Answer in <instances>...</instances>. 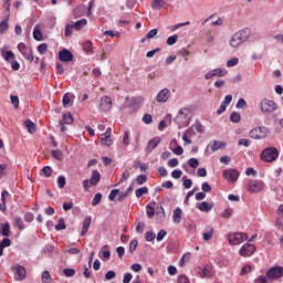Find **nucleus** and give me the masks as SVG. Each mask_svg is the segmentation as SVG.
I'll use <instances>...</instances> for the list:
<instances>
[{"mask_svg":"<svg viewBox=\"0 0 283 283\" xmlns=\"http://www.w3.org/2000/svg\"><path fill=\"white\" fill-rule=\"evenodd\" d=\"M251 39V29L245 28L242 30L237 31L230 38L229 45L233 50H238V48H241Z\"/></svg>","mask_w":283,"mask_h":283,"instance_id":"f257e3e1","label":"nucleus"},{"mask_svg":"<svg viewBox=\"0 0 283 283\" xmlns=\"http://www.w3.org/2000/svg\"><path fill=\"white\" fill-rule=\"evenodd\" d=\"M277 158H280V150L276 147H266L260 155L263 163H275Z\"/></svg>","mask_w":283,"mask_h":283,"instance_id":"f03ea898","label":"nucleus"},{"mask_svg":"<svg viewBox=\"0 0 283 283\" xmlns=\"http://www.w3.org/2000/svg\"><path fill=\"white\" fill-rule=\"evenodd\" d=\"M247 240H249V235L244 232H230L228 234V242L231 247H238L242 242H247Z\"/></svg>","mask_w":283,"mask_h":283,"instance_id":"7ed1b4c3","label":"nucleus"},{"mask_svg":"<svg viewBox=\"0 0 283 283\" xmlns=\"http://www.w3.org/2000/svg\"><path fill=\"white\" fill-rule=\"evenodd\" d=\"M250 138H253V140H262L269 136V128L266 127H255L252 130H250L249 134Z\"/></svg>","mask_w":283,"mask_h":283,"instance_id":"20e7f679","label":"nucleus"},{"mask_svg":"<svg viewBox=\"0 0 283 283\" xmlns=\"http://www.w3.org/2000/svg\"><path fill=\"white\" fill-rule=\"evenodd\" d=\"M224 147H227V143L220 140H211L208 144L205 154L206 156H210V154L219 151V149H224Z\"/></svg>","mask_w":283,"mask_h":283,"instance_id":"39448f33","label":"nucleus"},{"mask_svg":"<svg viewBox=\"0 0 283 283\" xmlns=\"http://www.w3.org/2000/svg\"><path fill=\"white\" fill-rule=\"evenodd\" d=\"M260 107L263 114H271L277 109V104L271 99L263 98L260 103Z\"/></svg>","mask_w":283,"mask_h":283,"instance_id":"423d86ee","label":"nucleus"},{"mask_svg":"<svg viewBox=\"0 0 283 283\" xmlns=\"http://www.w3.org/2000/svg\"><path fill=\"white\" fill-rule=\"evenodd\" d=\"M264 181L254 179L249 181L247 189L250 193H260V191H264Z\"/></svg>","mask_w":283,"mask_h":283,"instance_id":"0eeeda50","label":"nucleus"},{"mask_svg":"<svg viewBox=\"0 0 283 283\" xmlns=\"http://www.w3.org/2000/svg\"><path fill=\"white\" fill-rule=\"evenodd\" d=\"M18 50L22 54V56H24V59H27V61H29V63H32V61H34V55L32 54V49L30 46L25 45V43H23V42L19 43Z\"/></svg>","mask_w":283,"mask_h":283,"instance_id":"6e6552de","label":"nucleus"},{"mask_svg":"<svg viewBox=\"0 0 283 283\" xmlns=\"http://www.w3.org/2000/svg\"><path fill=\"white\" fill-rule=\"evenodd\" d=\"M255 244L245 243L241 247L239 253L242 258H251L255 253Z\"/></svg>","mask_w":283,"mask_h":283,"instance_id":"1a4fd4ad","label":"nucleus"},{"mask_svg":"<svg viewBox=\"0 0 283 283\" xmlns=\"http://www.w3.org/2000/svg\"><path fill=\"white\" fill-rule=\"evenodd\" d=\"M268 280H280V277H283V268L282 266H274L271 268L266 272Z\"/></svg>","mask_w":283,"mask_h":283,"instance_id":"9d476101","label":"nucleus"},{"mask_svg":"<svg viewBox=\"0 0 283 283\" xmlns=\"http://www.w3.org/2000/svg\"><path fill=\"white\" fill-rule=\"evenodd\" d=\"M222 176L228 182H235L240 178V172L237 169H226L222 171Z\"/></svg>","mask_w":283,"mask_h":283,"instance_id":"9b49d317","label":"nucleus"},{"mask_svg":"<svg viewBox=\"0 0 283 283\" xmlns=\"http://www.w3.org/2000/svg\"><path fill=\"white\" fill-rule=\"evenodd\" d=\"M170 97H171V91L169 88H163L161 91L158 92L155 98L157 103H167V101H169Z\"/></svg>","mask_w":283,"mask_h":283,"instance_id":"f8f14e48","label":"nucleus"},{"mask_svg":"<svg viewBox=\"0 0 283 283\" xmlns=\"http://www.w3.org/2000/svg\"><path fill=\"white\" fill-rule=\"evenodd\" d=\"M227 74H229V72L226 69H214L208 73L205 74V78L206 81H209V78H213V76H227Z\"/></svg>","mask_w":283,"mask_h":283,"instance_id":"ddd939ff","label":"nucleus"},{"mask_svg":"<svg viewBox=\"0 0 283 283\" xmlns=\"http://www.w3.org/2000/svg\"><path fill=\"white\" fill-rule=\"evenodd\" d=\"M60 61H63V63H71V61H74V54L70 52L67 49H63L59 53Z\"/></svg>","mask_w":283,"mask_h":283,"instance_id":"4468645a","label":"nucleus"},{"mask_svg":"<svg viewBox=\"0 0 283 283\" xmlns=\"http://www.w3.org/2000/svg\"><path fill=\"white\" fill-rule=\"evenodd\" d=\"M99 107L102 112H109L112 109V97L103 96L99 101Z\"/></svg>","mask_w":283,"mask_h":283,"instance_id":"2eb2a0df","label":"nucleus"},{"mask_svg":"<svg viewBox=\"0 0 283 283\" xmlns=\"http://www.w3.org/2000/svg\"><path fill=\"white\" fill-rule=\"evenodd\" d=\"M14 279L18 280V282H23V280H25V275H27V271L25 268L22 265H17L14 268Z\"/></svg>","mask_w":283,"mask_h":283,"instance_id":"dca6fc26","label":"nucleus"},{"mask_svg":"<svg viewBox=\"0 0 283 283\" xmlns=\"http://www.w3.org/2000/svg\"><path fill=\"white\" fill-rule=\"evenodd\" d=\"M114 142H112V129L107 128L104 134H102V145L106 147H112Z\"/></svg>","mask_w":283,"mask_h":283,"instance_id":"f3484780","label":"nucleus"},{"mask_svg":"<svg viewBox=\"0 0 283 283\" xmlns=\"http://www.w3.org/2000/svg\"><path fill=\"white\" fill-rule=\"evenodd\" d=\"M144 101H145V97L143 96L133 97L130 99L128 107H132V109H135V111L140 109V105H143Z\"/></svg>","mask_w":283,"mask_h":283,"instance_id":"a211bd4d","label":"nucleus"},{"mask_svg":"<svg viewBox=\"0 0 283 283\" xmlns=\"http://www.w3.org/2000/svg\"><path fill=\"white\" fill-rule=\"evenodd\" d=\"M92 224V217L87 216L84 218L81 235H87V231H90V227Z\"/></svg>","mask_w":283,"mask_h":283,"instance_id":"6ab92c4d","label":"nucleus"},{"mask_svg":"<svg viewBox=\"0 0 283 283\" xmlns=\"http://www.w3.org/2000/svg\"><path fill=\"white\" fill-rule=\"evenodd\" d=\"M158 145H160V137H155L151 140H149L146 147L147 154H151V150L156 149Z\"/></svg>","mask_w":283,"mask_h":283,"instance_id":"aec40b11","label":"nucleus"},{"mask_svg":"<svg viewBox=\"0 0 283 283\" xmlns=\"http://www.w3.org/2000/svg\"><path fill=\"white\" fill-rule=\"evenodd\" d=\"M0 54L4 61H12L14 59V53L12 51H8V46L1 48Z\"/></svg>","mask_w":283,"mask_h":283,"instance_id":"412c9836","label":"nucleus"},{"mask_svg":"<svg viewBox=\"0 0 283 283\" xmlns=\"http://www.w3.org/2000/svg\"><path fill=\"white\" fill-rule=\"evenodd\" d=\"M98 182H101V172H98V170H93L90 178V185L96 187Z\"/></svg>","mask_w":283,"mask_h":283,"instance_id":"4be33fe9","label":"nucleus"},{"mask_svg":"<svg viewBox=\"0 0 283 283\" xmlns=\"http://www.w3.org/2000/svg\"><path fill=\"white\" fill-rule=\"evenodd\" d=\"M197 209H199V211H202L205 213L211 211V209H213V202L209 203L207 201L200 202L197 205Z\"/></svg>","mask_w":283,"mask_h":283,"instance_id":"5701e85b","label":"nucleus"},{"mask_svg":"<svg viewBox=\"0 0 283 283\" xmlns=\"http://www.w3.org/2000/svg\"><path fill=\"white\" fill-rule=\"evenodd\" d=\"M181 220H182V209L176 208L172 214V222H175V224H180Z\"/></svg>","mask_w":283,"mask_h":283,"instance_id":"b1692460","label":"nucleus"},{"mask_svg":"<svg viewBox=\"0 0 283 283\" xmlns=\"http://www.w3.org/2000/svg\"><path fill=\"white\" fill-rule=\"evenodd\" d=\"M9 21H10V15L9 13H7L3 20L0 22L1 34H3V32H8V29L10 28V25L8 24Z\"/></svg>","mask_w":283,"mask_h":283,"instance_id":"393cba45","label":"nucleus"},{"mask_svg":"<svg viewBox=\"0 0 283 283\" xmlns=\"http://www.w3.org/2000/svg\"><path fill=\"white\" fill-rule=\"evenodd\" d=\"M0 233L4 238H10V223L9 222H4V223L0 224Z\"/></svg>","mask_w":283,"mask_h":283,"instance_id":"a878e982","label":"nucleus"},{"mask_svg":"<svg viewBox=\"0 0 283 283\" xmlns=\"http://www.w3.org/2000/svg\"><path fill=\"white\" fill-rule=\"evenodd\" d=\"M189 116V111L187 108L179 109L176 120L177 123H182L184 118H187Z\"/></svg>","mask_w":283,"mask_h":283,"instance_id":"bb28decb","label":"nucleus"},{"mask_svg":"<svg viewBox=\"0 0 283 283\" xmlns=\"http://www.w3.org/2000/svg\"><path fill=\"white\" fill-rule=\"evenodd\" d=\"M165 6H166L165 0H151L153 10H163Z\"/></svg>","mask_w":283,"mask_h":283,"instance_id":"cd10ccee","label":"nucleus"},{"mask_svg":"<svg viewBox=\"0 0 283 283\" xmlns=\"http://www.w3.org/2000/svg\"><path fill=\"white\" fill-rule=\"evenodd\" d=\"M71 25H73L74 30H83V28L87 25V20L86 19L77 20L76 22H73Z\"/></svg>","mask_w":283,"mask_h":283,"instance_id":"c85d7f7f","label":"nucleus"},{"mask_svg":"<svg viewBox=\"0 0 283 283\" xmlns=\"http://www.w3.org/2000/svg\"><path fill=\"white\" fill-rule=\"evenodd\" d=\"M12 241L8 238L2 239L0 242V258L3 255V249H8V247H11Z\"/></svg>","mask_w":283,"mask_h":283,"instance_id":"c756f323","label":"nucleus"},{"mask_svg":"<svg viewBox=\"0 0 283 283\" xmlns=\"http://www.w3.org/2000/svg\"><path fill=\"white\" fill-rule=\"evenodd\" d=\"M24 125H25L29 134H34V132H36V125L32 120H30V119L25 120Z\"/></svg>","mask_w":283,"mask_h":283,"instance_id":"7c9ffc66","label":"nucleus"},{"mask_svg":"<svg viewBox=\"0 0 283 283\" xmlns=\"http://www.w3.org/2000/svg\"><path fill=\"white\" fill-rule=\"evenodd\" d=\"M63 107H72L74 105V102L70 99V93H65L62 98Z\"/></svg>","mask_w":283,"mask_h":283,"instance_id":"2f4dec72","label":"nucleus"},{"mask_svg":"<svg viewBox=\"0 0 283 283\" xmlns=\"http://www.w3.org/2000/svg\"><path fill=\"white\" fill-rule=\"evenodd\" d=\"M212 238H213V228H210L202 233V240L205 242H209V240H211Z\"/></svg>","mask_w":283,"mask_h":283,"instance_id":"473e14b6","label":"nucleus"},{"mask_svg":"<svg viewBox=\"0 0 283 283\" xmlns=\"http://www.w3.org/2000/svg\"><path fill=\"white\" fill-rule=\"evenodd\" d=\"M63 123L65 125H72L74 123V117L72 116V113H64Z\"/></svg>","mask_w":283,"mask_h":283,"instance_id":"72a5a7b5","label":"nucleus"},{"mask_svg":"<svg viewBox=\"0 0 283 283\" xmlns=\"http://www.w3.org/2000/svg\"><path fill=\"white\" fill-rule=\"evenodd\" d=\"M145 193H149V189L147 187H142L135 191L136 198H143Z\"/></svg>","mask_w":283,"mask_h":283,"instance_id":"f704fd0d","label":"nucleus"},{"mask_svg":"<svg viewBox=\"0 0 283 283\" xmlns=\"http://www.w3.org/2000/svg\"><path fill=\"white\" fill-rule=\"evenodd\" d=\"M230 120L231 123H240V120H242V115H240L238 112H233L230 115Z\"/></svg>","mask_w":283,"mask_h":283,"instance_id":"c9c22d12","label":"nucleus"},{"mask_svg":"<svg viewBox=\"0 0 283 283\" xmlns=\"http://www.w3.org/2000/svg\"><path fill=\"white\" fill-rule=\"evenodd\" d=\"M14 226L18 227V229L20 231H23V229H25V224L23 223V219H21L20 217L14 218Z\"/></svg>","mask_w":283,"mask_h":283,"instance_id":"e433bc0d","label":"nucleus"},{"mask_svg":"<svg viewBox=\"0 0 283 283\" xmlns=\"http://www.w3.org/2000/svg\"><path fill=\"white\" fill-rule=\"evenodd\" d=\"M83 50H84V52H86V54H93L94 50H93V46H92V42L86 41L83 45Z\"/></svg>","mask_w":283,"mask_h":283,"instance_id":"4c0bfd02","label":"nucleus"},{"mask_svg":"<svg viewBox=\"0 0 283 283\" xmlns=\"http://www.w3.org/2000/svg\"><path fill=\"white\" fill-rule=\"evenodd\" d=\"M101 200H103V195L101 192H97L92 200V206L97 207V205H101Z\"/></svg>","mask_w":283,"mask_h":283,"instance_id":"58836bf2","label":"nucleus"},{"mask_svg":"<svg viewBox=\"0 0 283 283\" xmlns=\"http://www.w3.org/2000/svg\"><path fill=\"white\" fill-rule=\"evenodd\" d=\"M45 176V178H50L52 176V167L45 166L44 169L40 171V176Z\"/></svg>","mask_w":283,"mask_h":283,"instance_id":"ea45409f","label":"nucleus"},{"mask_svg":"<svg viewBox=\"0 0 283 283\" xmlns=\"http://www.w3.org/2000/svg\"><path fill=\"white\" fill-rule=\"evenodd\" d=\"M188 165L189 167H191L192 169H198V167H200V161L197 158H190L188 160Z\"/></svg>","mask_w":283,"mask_h":283,"instance_id":"a19ab883","label":"nucleus"},{"mask_svg":"<svg viewBox=\"0 0 283 283\" xmlns=\"http://www.w3.org/2000/svg\"><path fill=\"white\" fill-rule=\"evenodd\" d=\"M210 273L211 272L207 268H199L198 269V275H200L201 277H209Z\"/></svg>","mask_w":283,"mask_h":283,"instance_id":"79ce46f5","label":"nucleus"},{"mask_svg":"<svg viewBox=\"0 0 283 283\" xmlns=\"http://www.w3.org/2000/svg\"><path fill=\"white\" fill-rule=\"evenodd\" d=\"M145 240L146 242H154V240H156V233H154L153 231H147L145 233Z\"/></svg>","mask_w":283,"mask_h":283,"instance_id":"37998d69","label":"nucleus"},{"mask_svg":"<svg viewBox=\"0 0 283 283\" xmlns=\"http://www.w3.org/2000/svg\"><path fill=\"white\" fill-rule=\"evenodd\" d=\"M65 220L63 218L59 219V224L55 226L56 231H65Z\"/></svg>","mask_w":283,"mask_h":283,"instance_id":"c03bdc74","label":"nucleus"},{"mask_svg":"<svg viewBox=\"0 0 283 283\" xmlns=\"http://www.w3.org/2000/svg\"><path fill=\"white\" fill-rule=\"evenodd\" d=\"M42 282L43 283H52V276L50 275L49 271H44L42 273Z\"/></svg>","mask_w":283,"mask_h":283,"instance_id":"a18cd8bd","label":"nucleus"},{"mask_svg":"<svg viewBox=\"0 0 283 283\" xmlns=\"http://www.w3.org/2000/svg\"><path fill=\"white\" fill-rule=\"evenodd\" d=\"M51 156H53L55 160H63V153L61 150H52Z\"/></svg>","mask_w":283,"mask_h":283,"instance_id":"49530a36","label":"nucleus"},{"mask_svg":"<svg viewBox=\"0 0 283 283\" xmlns=\"http://www.w3.org/2000/svg\"><path fill=\"white\" fill-rule=\"evenodd\" d=\"M178 43V34L171 35L167 39V45H176Z\"/></svg>","mask_w":283,"mask_h":283,"instance_id":"de8ad7c7","label":"nucleus"},{"mask_svg":"<svg viewBox=\"0 0 283 283\" xmlns=\"http://www.w3.org/2000/svg\"><path fill=\"white\" fill-rule=\"evenodd\" d=\"M118 193H120L119 189H113L111 191V193L108 195V200H111L112 202H114V200H116V196H118Z\"/></svg>","mask_w":283,"mask_h":283,"instance_id":"09e8293b","label":"nucleus"},{"mask_svg":"<svg viewBox=\"0 0 283 283\" xmlns=\"http://www.w3.org/2000/svg\"><path fill=\"white\" fill-rule=\"evenodd\" d=\"M63 273H64L65 277H74V275H76V270L64 269Z\"/></svg>","mask_w":283,"mask_h":283,"instance_id":"8fccbe9b","label":"nucleus"},{"mask_svg":"<svg viewBox=\"0 0 283 283\" xmlns=\"http://www.w3.org/2000/svg\"><path fill=\"white\" fill-rule=\"evenodd\" d=\"M237 109H244L247 108V101L244 98H240L235 104Z\"/></svg>","mask_w":283,"mask_h":283,"instance_id":"3c124183","label":"nucleus"},{"mask_svg":"<svg viewBox=\"0 0 283 283\" xmlns=\"http://www.w3.org/2000/svg\"><path fill=\"white\" fill-rule=\"evenodd\" d=\"M43 253H45V255H51V253H54V245L52 244H48L43 248Z\"/></svg>","mask_w":283,"mask_h":283,"instance_id":"603ef678","label":"nucleus"},{"mask_svg":"<svg viewBox=\"0 0 283 283\" xmlns=\"http://www.w3.org/2000/svg\"><path fill=\"white\" fill-rule=\"evenodd\" d=\"M240 63V60L238 57H232L227 62L228 67H235Z\"/></svg>","mask_w":283,"mask_h":283,"instance_id":"864d4df0","label":"nucleus"},{"mask_svg":"<svg viewBox=\"0 0 283 283\" xmlns=\"http://www.w3.org/2000/svg\"><path fill=\"white\" fill-rule=\"evenodd\" d=\"M167 235V231L165 230H160L158 233H157V237L156 240L157 242H163V240H165V237Z\"/></svg>","mask_w":283,"mask_h":283,"instance_id":"5fc2aeb1","label":"nucleus"},{"mask_svg":"<svg viewBox=\"0 0 283 283\" xmlns=\"http://www.w3.org/2000/svg\"><path fill=\"white\" fill-rule=\"evenodd\" d=\"M238 145L243 147H251V142L250 139L241 138L239 139Z\"/></svg>","mask_w":283,"mask_h":283,"instance_id":"6e6d98bb","label":"nucleus"},{"mask_svg":"<svg viewBox=\"0 0 283 283\" xmlns=\"http://www.w3.org/2000/svg\"><path fill=\"white\" fill-rule=\"evenodd\" d=\"M138 249V240H133L129 243V253H134Z\"/></svg>","mask_w":283,"mask_h":283,"instance_id":"4d7b16f0","label":"nucleus"},{"mask_svg":"<svg viewBox=\"0 0 283 283\" xmlns=\"http://www.w3.org/2000/svg\"><path fill=\"white\" fill-rule=\"evenodd\" d=\"M33 39H35V41H41V39H43V34L41 33V30L39 29L33 30Z\"/></svg>","mask_w":283,"mask_h":283,"instance_id":"13d9d810","label":"nucleus"},{"mask_svg":"<svg viewBox=\"0 0 283 283\" xmlns=\"http://www.w3.org/2000/svg\"><path fill=\"white\" fill-rule=\"evenodd\" d=\"M153 122H154V118L151 117V115L149 114L144 115L143 123H145V125H151Z\"/></svg>","mask_w":283,"mask_h":283,"instance_id":"bf43d9fd","label":"nucleus"},{"mask_svg":"<svg viewBox=\"0 0 283 283\" xmlns=\"http://www.w3.org/2000/svg\"><path fill=\"white\" fill-rule=\"evenodd\" d=\"M137 185H145L147 182V175H139L136 179Z\"/></svg>","mask_w":283,"mask_h":283,"instance_id":"052dcab7","label":"nucleus"},{"mask_svg":"<svg viewBox=\"0 0 283 283\" xmlns=\"http://www.w3.org/2000/svg\"><path fill=\"white\" fill-rule=\"evenodd\" d=\"M129 176H130L129 170H125V171L122 174V177H120V179H119L118 185H120V182H125V180H129Z\"/></svg>","mask_w":283,"mask_h":283,"instance_id":"680f3d73","label":"nucleus"},{"mask_svg":"<svg viewBox=\"0 0 283 283\" xmlns=\"http://www.w3.org/2000/svg\"><path fill=\"white\" fill-rule=\"evenodd\" d=\"M39 54H45L48 52V44L42 43L38 46Z\"/></svg>","mask_w":283,"mask_h":283,"instance_id":"e2e57ef3","label":"nucleus"},{"mask_svg":"<svg viewBox=\"0 0 283 283\" xmlns=\"http://www.w3.org/2000/svg\"><path fill=\"white\" fill-rule=\"evenodd\" d=\"M11 103L15 109H19V96L11 95Z\"/></svg>","mask_w":283,"mask_h":283,"instance_id":"0e129e2a","label":"nucleus"},{"mask_svg":"<svg viewBox=\"0 0 283 283\" xmlns=\"http://www.w3.org/2000/svg\"><path fill=\"white\" fill-rule=\"evenodd\" d=\"M57 187H59V189H63L65 187V177L64 176H60L57 178Z\"/></svg>","mask_w":283,"mask_h":283,"instance_id":"69168bd1","label":"nucleus"},{"mask_svg":"<svg viewBox=\"0 0 283 283\" xmlns=\"http://www.w3.org/2000/svg\"><path fill=\"white\" fill-rule=\"evenodd\" d=\"M256 283H269V277L264 276V275H260L255 279Z\"/></svg>","mask_w":283,"mask_h":283,"instance_id":"338daca9","label":"nucleus"},{"mask_svg":"<svg viewBox=\"0 0 283 283\" xmlns=\"http://www.w3.org/2000/svg\"><path fill=\"white\" fill-rule=\"evenodd\" d=\"M178 165V159L177 158H171L168 160V167H176Z\"/></svg>","mask_w":283,"mask_h":283,"instance_id":"774afa93","label":"nucleus"}]
</instances>
